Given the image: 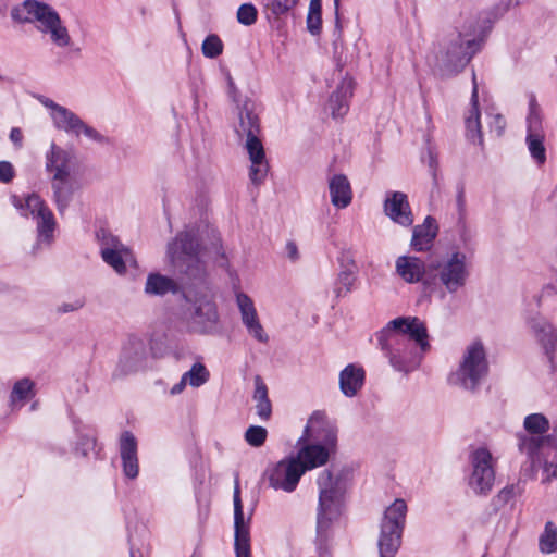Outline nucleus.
Here are the masks:
<instances>
[{
  "label": "nucleus",
  "mask_w": 557,
  "mask_h": 557,
  "mask_svg": "<svg viewBox=\"0 0 557 557\" xmlns=\"http://www.w3.org/2000/svg\"><path fill=\"white\" fill-rule=\"evenodd\" d=\"M376 338L391 366L405 373L417 369L430 348L425 323L417 317H399L389 321L376 333Z\"/></svg>",
  "instance_id": "1"
},
{
  "label": "nucleus",
  "mask_w": 557,
  "mask_h": 557,
  "mask_svg": "<svg viewBox=\"0 0 557 557\" xmlns=\"http://www.w3.org/2000/svg\"><path fill=\"white\" fill-rule=\"evenodd\" d=\"M239 125L236 133L239 137L246 136V150L251 161L249 177L256 185L260 184L268 173V163L265 162V152L259 138L260 121L255 112V103L251 100H245L239 108Z\"/></svg>",
  "instance_id": "2"
},
{
  "label": "nucleus",
  "mask_w": 557,
  "mask_h": 557,
  "mask_svg": "<svg viewBox=\"0 0 557 557\" xmlns=\"http://www.w3.org/2000/svg\"><path fill=\"white\" fill-rule=\"evenodd\" d=\"M319 506L317 516V532L322 536L330 523L341 511L344 494L347 490V472L344 470L333 474L330 470H323L318 476Z\"/></svg>",
  "instance_id": "3"
},
{
  "label": "nucleus",
  "mask_w": 557,
  "mask_h": 557,
  "mask_svg": "<svg viewBox=\"0 0 557 557\" xmlns=\"http://www.w3.org/2000/svg\"><path fill=\"white\" fill-rule=\"evenodd\" d=\"M11 16L21 23L40 22L44 26L41 30L49 33L51 41L58 47H67L71 42L67 28L62 24L58 12L46 3L25 0L21 7L11 11Z\"/></svg>",
  "instance_id": "4"
},
{
  "label": "nucleus",
  "mask_w": 557,
  "mask_h": 557,
  "mask_svg": "<svg viewBox=\"0 0 557 557\" xmlns=\"http://www.w3.org/2000/svg\"><path fill=\"white\" fill-rule=\"evenodd\" d=\"M11 203L20 211L21 215H30L36 222L37 239L33 251L35 252L41 246L49 247L54 240L57 221L46 201L37 194H29L25 198L11 196Z\"/></svg>",
  "instance_id": "5"
},
{
  "label": "nucleus",
  "mask_w": 557,
  "mask_h": 557,
  "mask_svg": "<svg viewBox=\"0 0 557 557\" xmlns=\"http://www.w3.org/2000/svg\"><path fill=\"white\" fill-rule=\"evenodd\" d=\"M481 42L463 34L453 30L446 37L445 44L437 55L438 66L448 75L460 72L480 50Z\"/></svg>",
  "instance_id": "6"
},
{
  "label": "nucleus",
  "mask_w": 557,
  "mask_h": 557,
  "mask_svg": "<svg viewBox=\"0 0 557 557\" xmlns=\"http://www.w3.org/2000/svg\"><path fill=\"white\" fill-rule=\"evenodd\" d=\"M488 373L485 349L480 342L469 345L461 358L459 367L449 375V383L466 391L474 392Z\"/></svg>",
  "instance_id": "7"
},
{
  "label": "nucleus",
  "mask_w": 557,
  "mask_h": 557,
  "mask_svg": "<svg viewBox=\"0 0 557 557\" xmlns=\"http://www.w3.org/2000/svg\"><path fill=\"white\" fill-rule=\"evenodd\" d=\"M407 505L397 498L389 505L381 519L377 548L380 557H395L400 545L405 528Z\"/></svg>",
  "instance_id": "8"
},
{
  "label": "nucleus",
  "mask_w": 557,
  "mask_h": 557,
  "mask_svg": "<svg viewBox=\"0 0 557 557\" xmlns=\"http://www.w3.org/2000/svg\"><path fill=\"white\" fill-rule=\"evenodd\" d=\"M187 302L185 314L193 331L200 334H213L219 330L216 305L209 293H184Z\"/></svg>",
  "instance_id": "9"
},
{
  "label": "nucleus",
  "mask_w": 557,
  "mask_h": 557,
  "mask_svg": "<svg viewBox=\"0 0 557 557\" xmlns=\"http://www.w3.org/2000/svg\"><path fill=\"white\" fill-rule=\"evenodd\" d=\"M436 271L440 283L449 294H455L463 288L469 278L467 256L460 251H454L441 261L431 264Z\"/></svg>",
  "instance_id": "10"
},
{
  "label": "nucleus",
  "mask_w": 557,
  "mask_h": 557,
  "mask_svg": "<svg viewBox=\"0 0 557 557\" xmlns=\"http://www.w3.org/2000/svg\"><path fill=\"white\" fill-rule=\"evenodd\" d=\"M524 430L530 434L519 433L518 449L531 460V467H535V457L544 443L543 435L549 430V421L542 413H531L524 418Z\"/></svg>",
  "instance_id": "11"
},
{
  "label": "nucleus",
  "mask_w": 557,
  "mask_h": 557,
  "mask_svg": "<svg viewBox=\"0 0 557 557\" xmlns=\"http://www.w3.org/2000/svg\"><path fill=\"white\" fill-rule=\"evenodd\" d=\"M304 473L301 462H298V459H295L294 456L282 459L267 470L269 485L274 490H282L286 493L296 490Z\"/></svg>",
  "instance_id": "12"
},
{
  "label": "nucleus",
  "mask_w": 557,
  "mask_h": 557,
  "mask_svg": "<svg viewBox=\"0 0 557 557\" xmlns=\"http://www.w3.org/2000/svg\"><path fill=\"white\" fill-rule=\"evenodd\" d=\"M492 460V454L486 448H479L471 455L473 471L469 485L478 495H486L494 485L495 471Z\"/></svg>",
  "instance_id": "13"
},
{
  "label": "nucleus",
  "mask_w": 557,
  "mask_h": 557,
  "mask_svg": "<svg viewBox=\"0 0 557 557\" xmlns=\"http://www.w3.org/2000/svg\"><path fill=\"white\" fill-rule=\"evenodd\" d=\"M536 343L541 346L544 355L548 359L553 373L557 374V359L555 356L557 348V329L543 315L535 314L527 320Z\"/></svg>",
  "instance_id": "14"
},
{
  "label": "nucleus",
  "mask_w": 557,
  "mask_h": 557,
  "mask_svg": "<svg viewBox=\"0 0 557 557\" xmlns=\"http://www.w3.org/2000/svg\"><path fill=\"white\" fill-rule=\"evenodd\" d=\"M183 275L186 292L209 293L208 273L202 257H189L188 260L171 263Z\"/></svg>",
  "instance_id": "15"
},
{
  "label": "nucleus",
  "mask_w": 557,
  "mask_h": 557,
  "mask_svg": "<svg viewBox=\"0 0 557 557\" xmlns=\"http://www.w3.org/2000/svg\"><path fill=\"white\" fill-rule=\"evenodd\" d=\"M234 549L236 557H251L250 548V517L245 521L244 508L240 498V487L238 479L235 480L234 493Z\"/></svg>",
  "instance_id": "16"
},
{
  "label": "nucleus",
  "mask_w": 557,
  "mask_h": 557,
  "mask_svg": "<svg viewBox=\"0 0 557 557\" xmlns=\"http://www.w3.org/2000/svg\"><path fill=\"white\" fill-rule=\"evenodd\" d=\"M527 144L529 151L537 164H543L546 161L544 132L542 127V115L534 97H532L529 102V114L527 117Z\"/></svg>",
  "instance_id": "17"
},
{
  "label": "nucleus",
  "mask_w": 557,
  "mask_h": 557,
  "mask_svg": "<svg viewBox=\"0 0 557 557\" xmlns=\"http://www.w3.org/2000/svg\"><path fill=\"white\" fill-rule=\"evenodd\" d=\"M148 361V348L145 339L137 336L128 337L120 356V368L123 373H132L144 369Z\"/></svg>",
  "instance_id": "18"
},
{
  "label": "nucleus",
  "mask_w": 557,
  "mask_h": 557,
  "mask_svg": "<svg viewBox=\"0 0 557 557\" xmlns=\"http://www.w3.org/2000/svg\"><path fill=\"white\" fill-rule=\"evenodd\" d=\"M384 213L394 223L404 227H409L413 224L414 218L408 197L401 191L387 193L383 205Z\"/></svg>",
  "instance_id": "19"
},
{
  "label": "nucleus",
  "mask_w": 557,
  "mask_h": 557,
  "mask_svg": "<svg viewBox=\"0 0 557 557\" xmlns=\"http://www.w3.org/2000/svg\"><path fill=\"white\" fill-rule=\"evenodd\" d=\"M166 255L171 263L188 260L189 257H202L200 244L193 231L178 233L169 243Z\"/></svg>",
  "instance_id": "20"
},
{
  "label": "nucleus",
  "mask_w": 557,
  "mask_h": 557,
  "mask_svg": "<svg viewBox=\"0 0 557 557\" xmlns=\"http://www.w3.org/2000/svg\"><path fill=\"white\" fill-rule=\"evenodd\" d=\"M73 158L72 153L52 143L46 153V171L52 174L51 180L71 178Z\"/></svg>",
  "instance_id": "21"
},
{
  "label": "nucleus",
  "mask_w": 557,
  "mask_h": 557,
  "mask_svg": "<svg viewBox=\"0 0 557 557\" xmlns=\"http://www.w3.org/2000/svg\"><path fill=\"white\" fill-rule=\"evenodd\" d=\"M120 455L122 459L124 475L132 480L136 479L139 472L137 440L129 431H124L121 434Z\"/></svg>",
  "instance_id": "22"
},
{
  "label": "nucleus",
  "mask_w": 557,
  "mask_h": 557,
  "mask_svg": "<svg viewBox=\"0 0 557 557\" xmlns=\"http://www.w3.org/2000/svg\"><path fill=\"white\" fill-rule=\"evenodd\" d=\"M471 109L466 117V136L473 144L482 145L483 137L480 124L479 95L475 72H472Z\"/></svg>",
  "instance_id": "23"
},
{
  "label": "nucleus",
  "mask_w": 557,
  "mask_h": 557,
  "mask_svg": "<svg viewBox=\"0 0 557 557\" xmlns=\"http://www.w3.org/2000/svg\"><path fill=\"white\" fill-rule=\"evenodd\" d=\"M396 273L409 284L422 281L425 274V263L413 256H399L395 262Z\"/></svg>",
  "instance_id": "24"
},
{
  "label": "nucleus",
  "mask_w": 557,
  "mask_h": 557,
  "mask_svg": "<svg viewBox=\"0 0 557 557\" xmlns=\"http://www.w3.org/2000/svg\"><path fill=\"white\" fill-rule=\"evenodd\" d=\"M366 372L355 363L346 366L339 373V389L346 397H354L364 384Z\"/></svg>",
  "instance_id": "25"
},
{
  "label": "nucleus",
  "mask_w": 557,
  "mask_h": 557,
  "mask_svg": "<svg viewBox=\"0 0 557 557\" xmlns=\"http://www.w3.org/2000/svg\"><path fill=\"white\" fill-rule=\"evenodd\" d=\"M438 226L436 220L428 215L423 223L413 227L411 247L416 251L429 250L437 235Z\"/></svg>",
  "instance_id": "26"
},
{
  "label": "nucleus",
  "mask_w": 557,
  "mask_h": 557,
  "mask_svg": "<svg viewBox=\"0 0 557 557\" xmlns=\"http://www.w3.org/2000/svg\"><path fill=\"white\" fill-rule=\"evenodd\" d=\"M354 81L344 78L329 99V109L334 119L343 117L349 109V98L352 96Z\"/></svg>",
  "instance_id": "27"
},
{
  "label": "nucleus",
  "mask_w": 557,
  "mask_h": 557,
  "mask_svg": "<svg viewBox=\"0 0 557 557\" xmlns=\"http://www.w3.org/2000/svg\"><path fill=\"white\" fill-rule=\"evenodd\" d=\"M339 264L341 271L337 275L336 285L334 287L336 297H342L351 292L357 272V265L349 252L342 253Z\"/></svg>",
  "instance_id": "28"
},
{
  "label": "nucleus",
  "mask_w": 557,
  "mask_h": 557,
  "mask_svg": "<svg viewBox=\"0 0 557 557\" xmlns=\"http://www.w3.org/2000/svg\"><path fill=\"white\" fill-rule=\"evenodd\" d=\"M331 202L338 209L347 208L352 200L351 186L344 174H335L329 181Z\"/></svg>",
  "instance_id": "29"
},
{
  "label": "nucleus",
  "mask_w": 557,
  "mask_h": 557,
  "mask_svg": "<svg viewBox=\"0 0 557 557\" xmlns=\"http://www.w3.org/2000/svg\"><path fill=\"white\" fill-rule=\"evenodd\" d=\"M52 200L60 215H63L73 200L75 183L73 177L51 180Z\"/></svg>",
  "instance_id": "30"
},
{
  "label": "nucleus",
  "mask_w": 557,
  "mask_h": 557,
  "mask_svg": "<svg viewBox=\"0 0 557 557\" xmlns=\"http://www.w3.org/2000/svg\"><path fill=\"white\" fill-rule=\"evenodd\" d=\"M294 457L295 459H298V462H301V468H304V471L306 472L325 465L329 460L330 454L322 445H307L300 448Z\"/></svg>",
  "instance_id": "31"
},
{
  "label": "nucleus",
  "mask_w": 557,
  "mask_h": 557,
  "mask_svg": "<svg viewBox=\"0 0 557 557\" xmlns=\"http://www.w3.org/2000/svg\"><path fill=\"white\" fill-rule=\"evenodd\" d=\"M180 290L177 282L160 273H149L145 284V293L151 296H164Z\"/></svg>",
  "instance_id": "32"
},
{
  "label": "nucleus",
  "mask_w": 557,
  "mask_h": 557,
  "mask_svg": "<svg viewBox=\"0 0 557 557\" xmlns=\"http://www.w3.org/2000/svg\"><path fill=\"white\" fill-rule=\"evenodd\" d=\"M255 392L252 399L256 403V413L262 421H268L272 414V404L268 395V387L260 375L253 379Z\"/></svg>",
  "instance_id": "33"
},
{
  "label": "nucleus",
  "mask_w": 557,
  "mask_h": 557,
  "mask_svg": "<svg viewBox=\"0 0 557 557\" xmlns=\"http://www.w3.org/2000/svg\"><path fill=\"white\" fill-rule=\"evenodd\" d=\"M101 258L119 275H124L127 271V264L135 262L132 250L128 247L117 251L107 249V251H101Z\"/></svg>",
  "instance_id": "34"
},
{
  "label": "nucleus",
  "mask_w": 557,
  "mask_h": 557,
  "mask_svg": "<svg viewBox=\"0 0 557 557\" xmlns=\"http://www.w3.org/2000/svg\"><path fill=\"white\" fill-rule=\"evenodd\" d=\"M51 116L58 129L72 133L76 136L79 135V127L83 126V120L67 108H59V112H52Z\"/></svg>",
  "instance_id": "35"
},
{
  "label": "nucleus",
  "mask_w": 557,
  "mask_h": 557,
  "mask_svg": "<svg viewBox=\"0 0 557 557\" xmlns=\"http://www.w3.org/2000/svg\"><path fill=\"white\" fill-rule=\"evenodd\" d=\"M523 491L524 487L521 484V482L506 485L491 500V507L493 509V512L496 513L505 505L512 503L518 496H520L523 493Z\"/></svg>",
  "instance_id": "36"
},
{
  "label": "nucleus",
  "mask_w": 557,
  "mask_h": 557,
  "mask_svg": "<svg viewBox=\"0 0 557 557\" xmlns=\"http://www.w3.org/2000/svg\"><path fill=\"white\" fill-rule=\"evenodd\" d=\"M539 550L544 555L557 552V525L553 521L545 523L544 530L539 536Z\"/></svg>",
  "instance_id": "37"
},
{
  "label": "nucleus",
  "mask_w": 557,
  "mask_h": 557,
  "mask_svg": "<svg viewBox=\"0 0 557 557\" xmlns=\"http://www.w3.org/2000/svg\"><path fill=\"white\" fill-rule=\"evenodd\" d=\"M325 428L326 434L324 436V443L329 446H333L336 443V432L333 428H331L326 422V416L322 411H315L312 413L308 421V425L306 430L311 429L312 432H319L321 429Z\"/></svg>",
  "instance_id": "38"
},
{
  "label": "nucleus",
  "mask_w": 557,
  "mask_h": 557,
  "mask_svg": "<svg viewBox=\"0 0 557 557\" xmlns=\"http://www.w3.org/2000/svg\"><path fill=\"white\" fill-rule=\"evenodd\" d=\"M187 384L193 387L203 385L210 377V373L201 362H196L191 366L190 370L182 375Z\"/></svg>",
  "instance_id": "39"
},
{
  "label": "nucleus",
  "mask_w": 557,
  "mask_h": 557,
  "mask_svg": "<svg viewBox=\"0 0 557 557\" xmlns=\"http://www.w3.org/2000/svg\"><path fill=\"white\" fill-rule=\"evenodd\" d=\"M96 237L100 245V252L107 251V249L117 251L127 248L119 237L114 236L106 228L98 230Z\"/></svg>",
  "instance_id": "40"
},
{
  "label": "nucleus",
  "mask_w": 557,
  "mask_h": 557,
  "mask_svg": "<svg viewBox=\"0 0 557 557\" xmlns=\"http://www.w3.org/2000/svg\"><path fill=\"white\" fill-rule=\"evenodd\" d=\"M242 321L243 324L246 326L249 335H251L255 339H257L260 343H267L269 341V336L259 321L258 313L242 319Z\"/></svg>",
  "instance_id": "41"
},
{
  "label": "nucleus",
  "mask_w": 557,
  "mask_h": 557,
  "mask_svg": "<svg viewBox=\"0 0 557 557\" xmlns=\"http://www.w3.org/2000/svg\"><path fill=\"white\" fill-rule=\"evenodd\" d=\"M33 389H34V383L29 379L25 377V379L18 380L17 382H15V384L12 388V392L10 395L11 403L14 404L17 400L27 399L29 396L34 395Z\"/></svg>",
  "instance_id": "42"
},
{
  "label": "nucleus",
  "mask_w": 557,
  "mask_h": 557,
  "mask_svg": "<svg viewBox=\"0 0 557 557\" xmlns=\"http://www.w3.org/2000/svg\"><path fill=\"white\" fill-rule=\"evenodd\" d=\"M201 50L205 57L214 59L223 52V44L219 36L209 35L203 40Z\"/></svg>",
  "instance_id": "43"
},
{
  "label": "nucleus",
  "mask_w": 557,
  "mask_h": 557,
  "mask_svg": "<svg viewBox=\"0 0 557 557\" xmlns=\"http://www.w3.org/2000/svg\"><path fill=\"white\" fill-rule=\"evenodd\" d=\"M267 436V429L260 425H250L245 432V441L252 447L262 446Z\"/></svg>",
  "instance_id": "44"
},
{
  "label": "nucleus",
  "mask_w": 557,
  "mask_h": 557,
  "mask_svg": "<svg viewBox=\"0 0 557 557\" xmlns=\"http://www.w3.org/2000/svg\"><path fill=\"white\" fill-rule=\"evenodd\" d=\"M258 16V11L256 7L251 3H244L237 10V21L238 23L250 26L256 23Z\"/></svg>",
  "instance_id": "45"
},
{
  "label": "nucleus",
  "mask_w": 557,
  "mask_h": 557,
  "mask_svg": "<svg viewBox=\"0 0 557 557\" xmlns=\"http://www.w3.org/2000/svg\"><path fill=\"white\" fill-rule=\"evenodd\" d=\"M298 1L299 0H271L267 8L274 16L278 17L295 8Z\"/></svg>",
  "instance_id": "46"
},
{
  "label": "nucleus",
  "mask_w": 557,
  "mask_h": 557,
  "mask_svg": "<svg viewBox=\"0 0 557 557\" xmlns=\"http://www.w3.org/2000/svg\"><path fill=\"white\" fill-rule=\"evenodd\" d=\"M236 302L239 309L242 319L248 318L251 314L257 313L252 299L245 293H238L236 295Z\"/></svg>",
  "instance_id": "47"
},
{
  "label": "nucleus",
  "mask_w": 557,
  "mask_h": 557,
  "mask_svg": "<svg viewBox=\"0 0 557 557\" xmlns=\"http://www.w3.org/2000/svg\"><path fill=\"white\" fill-rule=\"evenodd\" d=\"M85 306V299L84 298H75L72 301L69 302H62L55 308V312L58 314H65L70 312L77 311L82 309Z\"/></svg>",
  "instance_id": "48"
},
{
  "label": "nucleus",
  "mask_w": 557,
  "mask_h": 557,
  "mask_svg": "<svg viewBox=\"0 0 557 557\" xmlns=\"http://www.w3.org/2000/svg\"><path fill=\"white\" fill-rule=\"evenodd\" d=\"M81 133H83L86 137H88L89 139H91L94 141H97V143H100V144H108L109 143V138L108 137L103 136L97 129H95L94 127L87 125L84 122H83V126L79 127V134Z\"/></svg>",
  "instance_id": "49"
},
{
  "label": "nucleus",
  "mask_w": 557,
  "mask_h": 557,
  "mask_svg": "<svg viewBox=\"0 0 557 557\" xmlns=\"http://www.w3.org/2000/svg\"><path fill=\"white\" fill-rule=\"evenodd\" d=\"M557 478V460H545L543 465V483H549Z\"/></svg>",
  "instance_id": "50"
},
{
  "label": "nucleus",
  "mask_w": 557,
  "mask_h": 557,
  "mask_svg": "<svg viewBox=\"0 0 557 557\" xmlns=\"http://www.w3.org/2000/svg\"><path fill=\"white\" fill-rule=\"evenodd\" d=\"M96 444V440L94 437L84 435L79 438L75 450L79 453L82 456H87L90 450L94 449Z\"/></svg>",
  "instance_id": "51"
},
{
  "label": "nucleus",
  "mask_w": 557,
  "mask_h": 557,
  "mask_svg": "<svg viewBox=\"0 0 557 557\" xmlns=\"http://www.w3.org/2000/svg\"><path fill=\"white\" fill-rule=\"evenodd\" d=\"M322 18L321 14L308 13L307 29L311 35H319L321 32Z\"/></svg>",
  "instance_id": "52"
},
{
  "label": "nucleus",
  "mask_w": 557,
  "mask_h": 557,
  "mask_svg": "<svg viewBox=\"0 0 557 557\" xmlns=\"http://www.w3.org/2000/svg\"><path fill=\"white\" fill-rule=\"evenodd\" d=\"M14 177L13 165L9 161H0V182L8 184Z\"/></svg>",
  "instance_id": "53"
},
{
  "label": "nucleus",
  "mask_w": 557,
  "mask_h": 557,
  "mask_svg": "<svg viewBox=\"0 0 557 557\" xmlns=\"http://www.w3.org/2000/svg\"><path fill=\"white\" fill-rule=\"evenodd\" d=\"M334 7H335V29H334L333 36H334V45H336V41L338 39H341V37H342V26H341V22H339V13H338L339 0H334Z\"/></svg>",
  "instance_id": "54"
},
{
  "label": "nucleus",
  "mask_w": 557,
  "mask_h": 557,
  "mask_svg": "<svg viewBox=\"0 0 557 557\" xmlns=\"http://www.w3.org/2000/svg\"><path fill=\"white\" fill-rule=\"evenodd\" d=\"M9 137H10V140L13 143V145L16 148H18V149L22 148V146H23V134H22L21 128H18V127L11 128Z\"/></svg>",
  "instance_id": "55"
},
{
  "label": "nucleus",
  "mask_w": 557,
  "mask_h": 557,
  "mask_svg": "<svg viewBox=\"0 0 557 557\" xmlns=\"http://www.w3.org/2000/svg\"><path fill=\"white\" fill-rule=\"evenodd\" d=\"M506 121L500 114L493 116L492 127H494L496 135L500 136L505 129Z\"/></svg>",
  "instance_id": "56"
},
{
  "label": "nucleus",
  "mask_w": 557,
  "mask_h": 557,
  "mask_svg": "<svg viewBox=\"0 0 557 557\" xmlns=\"http://www.w3.org/2000/svg\"><path fill=\"white\" fill-rule=\"evenodd\" d=\"M285 250L290 260L296 261L299 258L297 245L293 240L286 243Z\"/></svg>",
  "instance_id": "57"
},
{
  "label": "nucleus",
  "mask_w": 557,
  "mask_h": 557,
  "mask_svg": "<svg viewBox=\"0 0 557 557\" xmlns=\"http://www.w3.org/2000/svg\"><path fill=\"white\" fill-rule=\"evenodd\" d=\"M227 87H228V95L230 97L232 98V100L234 102H239V99H238V95H239V91L232 78L231 75H227Z\"/></svg>",
  "instance_id": "58"
},
{
  "label": "nucleus",
  "mask_w": 557,
  "mask_h": 557,
  "mask_svg": "<svg viewBox=\"0 0 557 557\" xmlns=\"http://www.w3.org/2000/svg\"><path fill=\"white\" fill-rule=\"evenodd\" d=\"M437 166H438V162H437L436 156L432 151H429V168H430L431 175L434 180V184H436Z\"/></svg>",
  "instance_id": "59"
},
{
  "label": "nucleus",
  "mask_w": 557,
  "mask_h": 557,
  "mask_svg": "<svg viewBox=\"0 0 557 557\" xmlns=\"http://www.w3.org/2000/svg\"><path fill=\"white\" fill-rule=\"evenodd\" d=\"M186 385H187V382L182 376L180 382L172 386V388L170 391V394L171 395H178V394H181L185 389Z\"/></svg>",
  "instance_id": "60"
},
{
  "label": "nucleus",
  "mask_w": 557,
  "mask_h": 557,
  "mask_svg": "<svg viewBox=\"0 0 557 557\" xmlns=\"http://www.w3.org/2000/svg\"><path fill=\"white\" fill-rule=\"evenodd\" d=\"M457 206L460 213V219H463V211H465V191L463 188H460L457 194Z\"/></svg>",
  "instance_id": "61"
},
{
  "label": "nucleus",
  "mask_w": 557,
  "mask_h": 557,
  "mask_svg": "<svg viewBox=\"0 0 557 557\" xmlns=\"http://www.w3.org/2000/svg\"><path fill=\"white\" fill-rule=\"evenodd\" d=\"M460 226H461V230H462V232H461V238H462V240H463L465 243H467V242L469 240V243H470V242H471V239H472V236H473V235H472V232H471V230H470V228H469V230H467L466 224H465V222H463V219H460Z\"/></svg>",
  "instance_id": "62"
},
{
  "label": "nucleus",
  "mask_w": 557,
  "mask_h": 557,
  "mask_svg": "<svg viewBox=\"0 0 557 557\" xmlns=\"http://www.w3.org/2000/svg\"><path fill=\"white\" fill-rule=\"evenodd\" d=\"M321 0H310L308 13L321 14Z\"/></svg>",
  "instance_id": "63"
},
{
  "label": "nucleus",
  "mask_w": 557,
  "mask_h": 557,
  "mask_svg": "<svg viewBox=\"0 0 557 557\" xmlns=\"http://www.w3.org/2000/svg\"><path fill=\"white\" fill-rule=\"evenodd\" d=\"M41 102L46 108L51 109L52 112H59V108H63V106L55 103L53 100L49 98L44 99Z\"/></svg>",
  "instance_id": "64"
}]
</instances>
